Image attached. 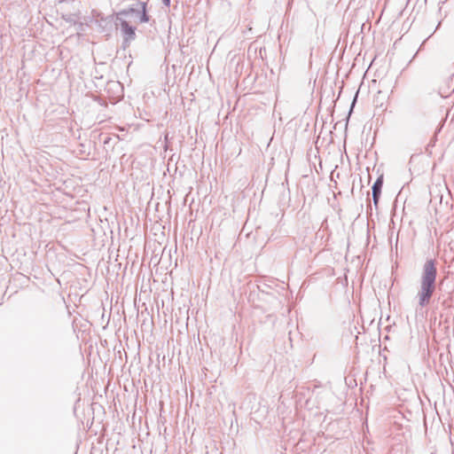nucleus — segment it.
Instances as JSON below:
<instances>
[{
    "label": "nucleus",
    "instance_id": "f257e3e1",
    "mask_svg": "<svg viewBox=\"0 0 454 454\" xmlns=\"http://www.w3.org/2000/svg\"><path fill=\"white\" fill-rule=\"evenodd\" d=\"M437 269L434 260H427L423 265L417 293L418 303L420 308L427 307L436 289Z\"/></svg>",
    "mask_w": 454,
    "mask_h": 454
},
{
    "label": "nucleus",
    "instance_id": "f03ea898",
    "mask_svg": "<svg viewBox=\"0 0 454 454\" xmlns=\"http://www.w3.org/2000/svg\"><path fill=\"white\" fill-rule=\"evenodd\" d=\"M120 26L121 32L123 35L124 42L128 43L133 41L136 37V27L130 26L127 20H121Z\"/></svg>",
    "mask_w": 454,
    "mask_h": 454
},
{
    "label": "nucleus",
    "instance_id": "7ed1b4c3",
    "mask_svg": "<svg viewBox=\"0 0 454 454\" xmlns=\"http://www.w3.org/2000/svg\"><path fill=\"white\" fill-rule=\"evenodd\" d=\"M383 185V177L380 176L377 178V180L374 182L372 187V200L374 202V205L377 206L380 194H381V189Z\"/></svg>",
    "mask_w": 454,
    "mask_h": 454
},
{
    "label": "nucleus",
    "instance_id": "20e7f679",
    "mask_svg": "<svg viewBox=\"0 0 454 454\" xmlns=\"http://www.w3.org/2000/svg\"><path fill=\"white\" fill-rule=\"evenodd\" d=\"M135 13H139V11L133 7L120 11L119 12L116 13V22H117L116 25L121 24V20H126L124 19L125 17L129 16V14H135Z\"/></svg>",
    "mask_w": 454,
    "mask_h": 454
},
{
    "label": "nucleus",
    "instance_id": "39448f33",
    "mask_svg": "<svg viewBox=\"0 0 454 454\" xmlns=\"http://www.w3.org/2000/svg\"><path fill=\"white\" fill-rule=\"evenodd\" d=\"M139 4L141 5V12L139 11V13H137L139 15V21L141 23H145L149 21V16L146 13V3L145 2H139Z\"/></svg>",
    "mask_w": 454,
    "mask_h": 454
},
{
    "label": "nucleus",
    "instance_id": "423d86ee",
    "mask_svg": "<svg viewBox=\"0 0 454 454\" xmlns=\"http://www.w3.org/2000/svg\"><path fill=\"white\" fill-rule=\"evenodd\" d=\"M162 3L167 7H169L170 5V0H162Z\"/></svg>",
    "mask_w": 454,
    "mask_h": 454
},
{
    "label": "nucleus",
    "instance_id": "0eeeda50",
    "mask_svg": "<svg viewBox=\"0 0 454 454\" xmlns=\"http://www.w3.org/2000/svg\"><path fill=\"white\" fill-rule=\"evenodd\" d=\"M355 102H356V98H355V99H354V101L352 102V107L354 106Z\"/></svg>",
    "mask_w": 454,
    "mask_h": 454
},
{
    "label": "nucleus",
    "instance_id": "6e6552de",
    "mask_svg": "<svg viewBox=\"0 0 454 454\" xmlns=\"http://www.w3.org/2000/svg\"><path fill=\"white\" fill-rule=\"evenodd\" d=\"M451 81H452V82H454V75L452 76Z\"/></svg>",
    "mask_w": 454,
    "mask_h": 454
}]
</instances>
